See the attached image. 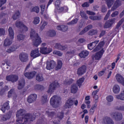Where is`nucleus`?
Returning a JSON list of instances; mask_svg holds the SVG:
<instances>
[{
  "instance_id": "nucleus-1",
  "label": "nucleus",
  "mask_w": 124,
  "mask_h": 124,
  "mask_svg": "<svg viewBox=\"0 0 124 124\" xmlns=\"http://www.w3.org/2000/svg\"><path fill=\"white\" fill-rule=\"evenodd\" d=\"M16 123L22 124H28L30 122L34 121L36 116L34 114L26 113V110L24 109H19L17 111L16 114Z\"/></svg>"
},
{
  "instance_id": "nucleus-2",
  "label": "nucleus",
  "mask_w": 124,
  "mask_h": 124,
  "mask_svg": "<svg viewBox=\"0 0 124 124\" xmlns=\"http://www.w3.org/2000/svg\"><path fill=\"white\" fill-rule=\"evenodd\" d=\"M104 44H105V42H104V41L99 42V40H96L88 44V48L89 50H93V48H94L93 51L96 52L99 51L102 48H103Z\"/></svg>"
},
{
  "instance_id": "nucleus-3",
  "label": "nucleus",
  "mask_w": 124,
  "mask_h": 124,
  "mask_svg": "<svg viewBox=\"0 0 124 124\" xmlns=\"http://www.w3.org/2000/svg\"><path fill=\"white\" fill-rule=\"evenodd\" d=\"M30 37L31 39H33V45L36 47L39 46V45L42 42L38 34L32 29H31L30 32Z\"/></svg>"
},
{
  "instance_id": "nucleus-4",
  "label": "nucleus",
  "mask_w": 124,
  "mask_h": 124,
  "mask_svg": "<svg viewBox=\"0 0 124 124\" xmlns=\"http://www.w3.org/2000/svg\"><path fill=\"white\" fill-rule=\"evenodd\" d=\"M9 38H6L4 42V46H9L12 44V41L14 39V31L12 27L8 29Z\"/></svg>"
},
{
  "instance_id": "nucleus-5",
  "label": "nucleus",
  "mask_w": 124,
  "mask_h": 124,
  "mask_svg": "<svg viewBox=\"0 0 124 124\" xmlns=\"http://www.w3.org/2000/svg\"><path fill=\"white\" fill-rule=\"evenodd\" d=\"M61 97L57 95H54L50 98V105L54 108H57L60 105L61 100Z\"/></svg>"
},
{
  "instance_id": "nucleus-6",
  "label": "nucleus",
  "mask_w": 124,
  "mask_h": 124,
  "mask_svg": "<svg viewBox=\"0 0 124 124\" xmlns=\"http://www.w3.org/2000/svg\"><path fill=\"white\" fill-rule=\"evenodd\" d=\"M40 53H41V54L46 55L47 54H49V53H51V52H52V48H47V46H46V44L43 43L41 45V47H40Z\"/></svg>"
},
{
  "instance_id": "nucleus-7",
  "label": "nucleus",
  "mask_w": 124,
  "mask_h": 124,
  "mask_svg": "<svg viewBox=\"0 0 124 124\" xmlns=\"http://www.w3.org/2000/svg\"><path fill=\"white\" fill-rule=\"evenodd\" d=\"M16 27L20 29L21 32H25V31H28V27L25 26L24 24L21 21H17L16 22Z\"/></svg>"
},
{
  "instance_id": "nucleus-8",
  "label": "nucleus",
  "mask_w": 124,
  "mask_h": 124,
  "mask_svg": "<svg viewBox=\"0 0 124 124\" xmlns=\"http://www.w3.org/2000/svg\"><path fill=\"white\" fill-rule=\"evenodd\" d=\"M60 87V84L58 83V82H55L52 83L47 90L48 93H54V91L56 90V88H59Z\"/></svg>"
},
{
  "instance_id": "nucleus-9",
  "label": "nucleus",
  "mask_w": 124,
  "mask_h": 124,
  "mask_svg": "<svg viewBox=\"0 0 124 124\" xmlns=\"http://www.w3.org/2000/svg\"><path fill=\"white\" fill-rule=\"evenodd\" d=\"M110 116L115 121H121V120H123V114L121 113L114 112L110 114Z\"/></svg>"
},
{
  "instance_id": "nucleus-10",
  "label": "nucleus",
  "mask_w": 124,
  "mask_h": 124,
  "mask_svg": "<svg viewBox=\"0 0 124 124\" xmlns=\"http://www.w3.org/2000/svg\"><path fill=\"white\" fill-rule=\"evenodd\" d=\"M46 64V69L47 70H51V69H54V68H55V66H56V62L53 60L47 61Z\"/></svg>"
},
{
  "instance_id": "nucleus-11",
  "label": "nucleus",
  "mask_w": 124,
  "mask_h": 124,
  "mask_svg": "<svg viewBox=\"0 0 124 124\" xmlns=\"http://www.w3.org/2000/svg\"><path fill=\"white\" fill-rule=\"evenodd\" d=\"M54 47L58 50H61V51H63V52H65V51H67V46H62L60 43H56Z\"/></svg>"
},
{
  "instance_id": "nucleus-12",
  "label": "nucleus",
  "mask_w": 124,
  "mask_h": 124,
  "mask_svg": "<svg viewBox=\"0 0 124 124\" xmlns=\"http://www.w3.org/2000/svg\"><path fill=\"white\" fill-rule=\"evenodd\" d=\"M37 99V95L36 94H31L27 97V102L28 103H33Z\"/></svg>"
},
{
  "instance_id": "nucleus-13",
  "label": "nucleus",
  "mask_w": 124,
  "mask_h": 124,
  "mask_svg": "<svg viewBox=\"0 0 124 124\" xmlns=\"http://www.w3.org/2000/svg\"><path fill=\"white\" fill-rule=\"evenodd\" d=\"M18 76L16 75H10L7 76L6 78L7 81H10L13 82H16L18 80Z\"/></svg>"
},
{
  "instance_id": "nucleus-14",
  "label": "nucleus",
  "mask_w": 124,
  "mask_h": 124,
  "mask_svg": "<svg viewBox=\"0 0 124 124\" xmlns=\"http://www.w3.org/2000/svg\"><path fill=\"white\" fill-rule=\"evenodd\" d=\"M102 124H114V121L108 116L105 117L102 120Z\"/></svg>"
},
{
  "instance_id": "nucleus-15",
  "label": "nucleus",
  "mask_w": 124,
  "mask_h": 124,
  "mask_svg": "<svg viewBox=\"0 0 124 124\" xmlns=\"http://www.w3.org/2000/svg\"><path fill=\"white\" fill-rule=\"evenodd\" d=\"M19 59L22 62H26L29 60V55L25 53H22L19 55Z\"/></svg>"
},
{
  "instance_id": "nucleus-16",
  "label": "nucleus",
  "mask_w": 124,
  "mask_h": 124,
  "mask_svg": "<svg viewBox=\"0 0 124 124\" xmlns=\"http://www.w3.org/2000/svg\"><path fill=\"white\" fill-rule=\"evenodd\" d=\"M116 80L118 83L122 84L123 86H124V78L120 74H117L115 76Z\"/></svg>"
},
{
  "instance_id": "nucleus-17",
  "label": "nucleus",
  "mask_w": 124,
  "mask_h": 124,
  "mask_svg": "<svg viewBox=\"0 0 124 124\" xmlns=\"http://www.w3.org/2000/svg\"><path fill=\"white\" fill-rule=\"evenodd\" d=\"M86 70L87 68L86 66L83 65L82 67L78 69L77 74L79 76H82L83 74H85V73H86Z\"/></svg>"
},
{
  "instance_id": "nucleus-18",
  "label": "nucleus",
  "mask_w": 124,
  "mask_h": 124,
  "mask_svg": "<svg viewBox=\"0 0 124 124\" xmlns=\"http://www.w3.org/2000/svg\"><path fill=\"white\" fill-rule=\"evenodd\" d=\"M40 56V53H39V50L38 49H36L34 50H32L31 51V56L33 59H35V58H37Z\"/></svg>"
},
{
  "instance_id": "nucleus-19",
  "label": "nucleus",
  "mask_w": 124,
  "mask_h": 124,
  "mask_svg": "<svg viewBox=\"0 0 124 124\" xmlns=\"http://www.w3.org/2000/svg\"><path fill=\"white\" fill-rule=\"evenodd\" d=\"M115 20H116L115 18H112L107 21L105 24L104 27L106 29H108V28H111L113 25V24L115 23Z\"/></svg>"
},
{
  "instance_id": "nucleus-20",
  "label": "nucleus",
  "mask_w": 124,
  "mask_h": 124,
  "mask_svg": "<svg viewBox=\"0 0 124 124\" xmlns=\"http://www.w3.org/2000/svg\"><path fill=\"white\" fill-rule=\"evenodd\" d=\"M36 75V72L33 71L28 73H25L24 74V76L28 78V79H32L34 76Z\"/></svg>"
},
{
  "instance_id": "nucleus-21",
  "label": "nucleus",
  "mask_w": 124,
  "mask_h": 124,
  "mask_svg": "<svg viewBox=\"0 0 124 124\" xmlns=\"http://www.w3.org/2000/svg\"><path fill=\"white\" fill-rule=\"evenodd\" d=\"M10 108V107L9 106V103L7 102L3 104L2 107L1 108L0 110H1L3 113H4L6 110H9Z\"/></svg>"
},
{
  "instance_id": "nucleus-22",
  "label": "nucleus",
  "mask_w": 124,
  "mask_h": 124,
  "mask_svg": "<svg viewBox=\"0 0 124 124\" xmlns=\"http://www.w3.org/2000/svg\"><path fill=\"white\" fill-rule=\"evenodd\" d=\"M112 91L114 93L118 94L120 93L121 91V87H120V85L118 84H115L113 85Z\"/></svg>"
},
{
  "instance_id": "nucleus-23",
  "label": "nucleus",
  "mask_w": 124,
  "mask_h": 124,
  "mask_svg": "<svg viewBox=\"0 0 124 124\" xmlns=\"http://www.w3.org/2000/svg\"><path fill=\"white\" fill-rule=\"evenodd\" d=\"M104 53V50L102 49L101 51L97 52L95 55V59L96 60H100L102 58L103 53Z\"/></svg>"
},
{
  "instance_id": "nucleus-24",
  "label": "nucleus",
  "mask_w": 124,
  "mask_h": 124,
  "mask_svg": "<svg viewBox=\"0 0 124 124\" xmlns=\"http://www.w3.org/2000/svg\"><path fill=\"white\" fill-rule=\"evenodd\" d=\"M122 5V3L121 2L120 0H117L113 5V6L111 8L112 11H114V10H116L119 6H121Z\"/></svg>"
},
{
  "instance_id": "nucleus-25",
  "label": "nucleus",
  "mask_w": 124,
  "mask_h": 124,
  "mask_svg": "<svg viewBox=\"0 0 124 124\" xmlns=\"http://www.w3.org/2000/svg\"><path fill=\"white\" fill-rule=\"evenodd\" d=\"M12 115V112H10L6 115L2 116L1 117V121H7V120H9V119L11 118Z\"/></svg>"
},
{
  "instance_id": "nucleus-26",
  "label": "nucleus",
  "mask_w": 124,
  "mask_h": 124,
  "mask_svg": "<svg viewBox=\"0 0 124 124\" xmlns=\"http://www.w3.org/2000/svg\"><path fill=\"white\" fill-rule=\"evenodd\" d=\"M91 29H93V25H90L87 27H85L80 33V35H82V34H84V33L87 32V31H90Z\"/></svg>"
},
{
  "instance_id": "nucleus-27",
  "label": "nucleus",
  "mask_w": 124,
  "mask_h": 124,
  "mask_svg": "<svg viewBox=\"0 0 124 124\" xmlns=\"http://www.w3.org/2000/svg\"><path fill=\"white\" fill-rule=\"evenodd\" d=\"M48 101V99L47 94H44V95H43L41 99L42 104H45L46 103H47Z\"/></svg>"
},
{
  "instance_id": "nucleus-28",
  "label": "nucleus",
  "mask_w": 124,
  "mask_h": 124,
  "mask_svg": "<svg viewBox=\"0 0 124 124\" xmlns=\"http://www.w3.org/2000/svg\"><path fill=\"white\" fill-rule=\"evenodd\" d=\"M57 29L58 30V31H66L68 30V28L65 25L58 26Z\"/></svg>"
},
{
  "instance_id": "nucleus-29",
  "label": "nucleus",
  "mask_w": 124,
  "mask_h": 124,
  "mask_svg": "<svg viewBox=\"0 0 124 124\" xmlns=\"http://www.w3.org/2000/svg\"><path fill=\"white\" fill-rule=\"evenodd\" d=\"M12 95H13L14 99L17 98V95L14 94V89H11L8 93V97H11Z\"/></svg>"
},
{
  "instance_id": "nucleus-30",
  "label": "nucleus",
  "mask_w": 124,
  "mask_h": 124,
  "mask_svg": "<svg viewBox=\"0 0 124 124\" xmlns=\"http://www.w3.org/2000/svg\"><path fill=\"white\" fill-rule=\"evenodd\" d=\"M73 100L70 99L67 101L65 105V107H66V108H71V107L72 105H73Z\"/></svg>"
},
{
  "instance_id": "nucleus-31",
  "label": "nucleus",
  "mask_w": 124,
  "mask_h": 124,
  "mask_svg": "<svg viewBox=\"0 0 124 124\" xmlns=\"http://www.w3.org/2000/svg\"><path fill=\"white\" fill-rule=\"evenodd\" d=\"M89 55V52L87 50H83L79 54V56L80 58H86Z\"/></svg>"
},
{
  "instance_id": "nucleus-32",
  "label": "nucleus",
  "mask_w": 124,
  "mask_h": 124,
  "mask_svg": "<svg viewBox=\"0 0 124 124\" xmlns=\"http://www.w3.org/2000/svg\"><path fill=\"white\" fill-rule=\"evenodd\" d=\"M78 91V87L77 85L74 84L71 86V92L72 93H76Z\"/></svg>"
},
{
  "instance_id": "nucleus-33",
  "label": "nucleus",
  "mask_w": 124,
  "mask_h": 124,
  "mask_svg": "<svg viewBox=\"0 0 124 124\" xmlns=\"http://www.w3.org/2000/svg\"><path fill=\"white\" fill-rule=\"evenodd\" d=\"M24 86H25V79H22L21 81H19L17 88L18 90H21V89H23L24 88Z\"/></svg>"
},
{
  "instance_id": "nucleus-34",
  "label": "nucleus",
  "mask_w": 124,
  "mask_h": 124,
  "mask_svg": "<svg viewBox=\"0 0 124 124\" xmlns=\"http://www.w3.org/2000/svg\"><path fill=\"white\" fill-rule=\"evenodd\" d=\"M46 115H47L49 118H53L55 116V112L52 111L51 109H49L46 111Z\"/></svg>"
},
{
  "instance_id": "nucleus-35",
  "label": "nucleus",
  "mask_w": 124,
  "mask_h": 124,
  "mask_svg": "<svg viewBox=\"0 0 124 124\" xmlns=\"http://www.w3.org/2000/svg\"><path fill=\"white\" fill-rule=\"evenodd\" d=\"M18 48H19V46H13L9 48L7 50V52L8 53H12V52H14V51H16V50H17Z\"/></svg>"
},
{
  "instance_id": "nucleus-36",
  "label": "nucleus",
  "mask_w": 124,
  "mask_h": 124,
  "mask_svg": "<svg viewBox=\"0 0 124 124\" xmlns=\"http://www.w3.org/2000/svg\"><path fill=\"white\" fill-rule=\"evenodd\" d=\"M116 97L117 99L120 100H124V90L121 92L119 95H116Z\"/></svg>"
},
{
  "instance_id": "nucleus-37",
  "label": "nucleus",
  "mask_w": 124,
  "mask_h": 124,
  "mask_svg": "<svg viewBox=\"0 0 124 124\" xmlns=\"http://www.w3.org/2000/svg\"><path fill=\"white\" fill-rule=\"evenodd\" d=\"M99 92V89H97L96 91H94L92 93V95L94 99L95 100H98V96L96 94H97V93Z\"/></svg>"
},
{
  "instance_id": "nucleus-38",
  "label": "nucleus",
  "mask_w": 124,
  "mask_h": 124,
  "mask_svg": "<svg viewBox=\"0 0 124 124\" xmlns=\"http://www.w3.org/2000/svg\"><path fill=\"white\" fill-rule=\"evenodd\" d=\"M74 54V50H71L68 51L65 53V56L67 58H71V57H72L73 56V54Z\"/></svg>"
},
{
  "instance_id": "nucleus-39",
  "label": "nucleus",
  "mask_w": 124,
  "mask_h": 124,
  "mask_svg": "<svg viewBox=\"0 0 124 124\" xmlns=\"http://www.w3.org/2000/svg\"><path fill=\"white\" fill-rule=\"evenodd\" d=\"M62 67V62L61 60L57 61V65L56 67V70H59V69H61Z\"/></svg>"
},
{
  "instance_id": "nucleus-40",
  "label": "nucleus",
  "mask_w": 124,
  "mask_h": 124,
  "mask_svg": "<svg viewBox=\"0 0 124 124\" xmlns=\"http://www.w3.org/2000/svg\"><path fill=\"white\" fill-rule=\"evenodd\" d=\"M36 80H37V81H38V82H42V81H43V80H44V78H43L42 74H38L36 76Z\"/></svg>"
},
{
  "instance_id": "nucleus-41",
  "label": "nucleus",
  "mask_w": 124,
  "mask_h": 124,
  "mask_svg": "<svg viewBox=\"0 0 124 124\" xmlns=\"http://www.w3.org/2000/svg\"><path fill=\"white\" fill-rule=\"evenodd\" d=\"M46 34L50 37H53V36L56 35V31L54 30H50L47 32Z\"/></svg>"
},
{
  "instance_id": "nucleus-42",
  "label": "nucleus",
  "mask_w": 124,
  "mask_h": 124,
  "mask_svg": "<svg viewBox=\"0 0 124 124\" xmlns=\"http://www.w3.org/2000/svg\"><path fill=\"white\" fill-rule=\"evenodd\" d=\"M105 1L107 2L108 8H110V7L113 5L115 0H105Z\"/></svg>"
},
{
  "instance_id": "nucleus-43",
  "label": "nucleus",
  "mask_w": 124,
  "mask_h": 124,
  "mask_svg": "<svg viewBox=\"0 0 124 124\" xmlns=\"http://www.w3.org/2000/svg\"><path fill=\"white\" fill-rule=\"evenodd\" d=\"M39 22H40V18L39 17L37 16L34 17L33 20V24H34V25H38V24H39Z\"/></svg>"
},
{
  "instance_id": "nucleus-44",
  "label": "nucleus",
  "mask_w": 124,
  "mask_h": 124,
  "mask_svg": "<svg viewBox=\"0 0 124 124\" xmlns=\"http://www.w3.org/2000/svg\"><path fill=\"white\" fill-rule=\"evenodd\" d=\"M9 90V88H8V86H5L3 89H1V91H0V94L1 95H2L6 91H8Z\"/></svg>"
},
{
  "instance_id": "nucleus-45",
  "label": "nucleus",
  "mask_w": 124,
  "mask_h": 124,
  "mask_svg": "<svg viewBox=\"0 0 124 124\" xmlns=\"http://www.w3.org/2000/svg\"><path fill=\"white\" fill-rule=\"evenodd\" d=\"M84 78H80L77 81V85L78 87H81L82 86V84L84 82Z\"/></svg>"
},
{
  "instance_id": "nucleus-46",
  "label": "nucleus",
  "mask_w": 124,
  "mask_h": 124,
  "mask_svg": "<svg viewBox=\"0 0 124 124\" xmlns=\"http://www.w3.org/2000/svg\"><path fill=\"white\" fill-rule=\"evenodd\" d=\"M34 88L36 91H42V90L44 89V87L42 85L37 84L34 86Z\"/></svg>"
},
{
  "instance_id": "nucleus-47",
  "label": "nucleus",
  "mask_w": 124,
  "mask_h": 124,
  "mask_svg": "<svg viewBox=\"0 0 124 124\" xmlns=\"http://www.w3.org/2000/svg\"><path fill=\"white\" fill-rule=\"evenodd\" d=\"M19 17H20V12L19 11H17L13 15V19H14V20H16V19H18Z\"/></svg>"
},
{
  "instance_id": "nucleus-48",
  "label": "nucleus",
  "mask_w": 124,
  "mask_h": 124,
  "mask_svg": "<svg viewBox=\"0 0 124 124\" xmlns=\"http://www.w3.org/2000/svg\"><path fill=\"white\" fill-rule=\"evenodd\" d=\"M31 12H35L36 13H39V7L35 6L31 9Z\"/></svg>"
},
{
  "instance_id": "nucleus-49",
  "label": "nucleus",
  "mask_w": 124,
  "mask_h": 124,
  "mask_svg": "<svg viewBox=\"0 0 124 124\" xmlns=\"http://www.w3.org/2000/svg\"><path fill=\"white\" fill-rule=\"evenodd\" d=\"M73 79H72V78L71 79H67L65 80H64V84L65 85H70V84H72V83H73Z\"/></svg>"
},
{
  "instance_id": "nucleus-50",
  "label": "nucleus",
  "mask_w": 124,
  "mask_h": 124,
  "mask_svg": "<svg viewBox=\"0 0 124 124\" xmlns=\"http://www.w3.org/2000/svg\"><path fill=\"white\" fill-rule=\"evenodd\" d=\"M97 33V30H92L88 32L89 35H94Z\"/></svg>"
},
{
  "instance_id": "nucleus-51",
  "label": "nucleus",
  "mask_w": 124,
  "mask_h": 124,
  "mask_svg": "<svg viewBox=\"0 0 124 124\" xmlns=\"http://www.w3.org/2000/svg\"><path fill=\"white\" fill-rule=\"evenodd\" d=\"M17 38L18 41H23V40L25 39V35L19 34L17 35Z\"/></svg>"
},
{
  "instance_id": "nucleus-52",
  "label": "nucleus",
  "mask_w": 124,
  "mask_h": 124,
  "mask_svg": "<svg viewBox=\"0 0 124 124\" xmlns=\"http://www.w3.org/2000/svg\"><path fill=\"white\" fill-rule=\"evenodd\" d=\"M63 11V7H58V8H55V12H58L59 13H62Z\"/></svg>"
},
{
  "instance_id": "nucleus-53",
  "label": "nucleus",
  "mask_w": 124,
  "mask_h": 124,
  "mask_svg": "<svg viewBox=\"0 0 124 124\" xmlns=\"http://www.w3.org/2000/svg\"><path fill=\"white\" fill-rule=\"evenodd\" d=\"M90 19L91 20H93V21H95L96 20H101V16H90Z\"/></svg>"
},
{
  "instance_id": "nucleus-54",
  "label": "nucleus",
  "mask_w": 124,
  "mask_h": 124,
  "mask_svg": "<svg viewBox=\"0 0 124 124\" xmlns=\"http://www.w3.org/2000/svg\"><path fill=\"white\" fill-rule=\"evenodd\" d=\"M105 71H106V68H105L102 70V71H100L98 75L99 76V77H101V76H103L104 75V74L105 73Z\"/></svg>"
},
{
  "instance_id": "nucleus-55",
  "label": "nucleus",
  "mask_w": 124,
  "mask_h": 124,
  "mask_svg": "<svg viewBox=\"0 0 124 124\" xmlns=\"http://www.w3.org/2000/svg\"><path fill=\"white\" fill-rule=\"evenodd\" d=\"M53 54L54 55H57V56H59V57H62V53L58 50H54L53 52Z\"/></svg>"
},
{
  "instance_id": "nucleus-56",
  "label": "nucleus",
  "mask_w": 124,
  "mask_h": 124,
  "mask_svg": "<svg viewBox=\"0 0 124 124\" xmlns=\"http://www.w3.org/2000/svg\"><path fill=\"white\" fill-rule=\"evenodd\" d=\"M107 100L108 102H112L114 100V97L112 95H108L107 97Z\"/></svg>"
},
{
  "instance_id": "nucleus-57",
  "label": "nucleus",
  "mask_w": 124,
  "mask_h": 124,
  "mask_svg": "<svg viewBox=\"0 0 124 124\" xmlns=\"http://www.w3.org/2000/svg\"><path fill=\"white\" fill-rule=\"evenodd\" d=\"M47 24L48 23L46 21H44L42 26L40 27L41 30L43 31L44 29H45V27L47 26Z\"/></svg>"
},
{
  "instance_id": "nucleus-58",
  "label": "nucleus",
  "mask_w": 124,
  "mask_h": 124,
  "mask_svg": "<svg viewBox=\"0 0 124 124\" xmlns=\"http://www.w3.org/2000/svg\"><path fill=\"white\" fill-rule=\"evenodd\" d=\"M55 8H59L61 6V0H57L55 1Z\"/></svg>"
},
{
  "instance_id": "nucleus-59",
  "label": "nucleus",
  "mask_w": 124,
  "mask_h": 124,
  "mask_svg": "<svg viewBox=\"0 0 124 124\" xmlns=\"http://www.w3.org/2000/svg\"><path fill=\"white\" fill-rule=\"evenodd\" d=\"M57 118H58L59 120H62L63 118V112H59L57 115Z\"/></svg>"
},
{
  "instance_id": "nucleus-60",
  "label": "nucleus",
  "mask_w": 124,
  "mask_h": 124,
  "mask_svg": "<svg viewBox=\"0 0 124 124\" xmlns=\"http://www.w3.org/2000/svg\"><path fill=\"white\" fill-rule=\"evenodd\" d=\"M80 14L82 18H83L84 19H88V16H87L84 12L80 11Z\"/></svg>"
},
{
  "instance_id": "nucleus-61",
  "label": "nucleus",
  "mask_w": 124,
  "mask_h": 124,
  "mask_svg": "<svg viewBox=\"0 0 124 124\" xmlns=\"http://www.w3.org/2000/svg\"><path fill=\"white\" fill-rule=\"evenodd\" d=\"M5 34V30L3 28H0V36Z\"/></svg>"
},
{
  "instance_id": "nucleus-62",
  "label": "nucleus",
  "mask_w": 124,
  "mask_h": 124,
  "mask_svg": "<svg viewBox=\"0 0 124 124\" xmlns=\"http://www.w3.org/2000/svg\"><path fill=\"white\" fill-rule=\"evenodd\" d=\"M78 22V19L76 18L74 20L71 21V22H69L68 25H74V24H76Z\"/></svg>"
},
{
  "instance_id": "nucleus-63",
  "label": "nucleus",
  "mask_w": 124,
  "mask_h": 124,
  "mask_svg": "<svg viewBox=\"0 0 124 124\" xmlns=\"http://www.w3.org/2000/svg\"><path fill=\"white\" fill-rule=\"evenodd\" d=\"M110 14H111V10H109L107 13V15H106L104 20H108Z\"/></svg>"
},
{
  "instance_id": "nucleus-64",
  "label": "nucleus",
  "mask_w": 124,
  "mask_h": 124,
  "mask_svg": "<svg viewBox=\"0 0 124 124\" xmlns=\"http://www.w3.org/2000/svg\"><path fill=\"white\" fill-rule=\"evenodd\" d=\"M40 7L41 8L42 12H41V14L43 15V12H44V10H45V4H43L40 6Z\"/></svg>"
}]
</instances>
